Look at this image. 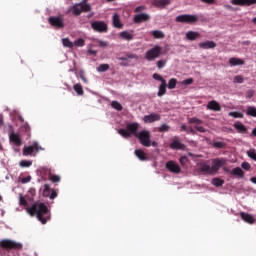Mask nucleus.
<instances>
[{
	"mask_svg": "<svg viewBox=\"0 0 256 256\" xmlns=\"http://www.w3.org/2000/svg\"><path fill=\"white\" fill-rule=\"evenodd\" d=\"M26 212L30 214V216H36L38 220L42 224H46L48 220H50L49 209L44 203L36 202L32 205V207L26 208Z\"/></svg>",
	"mask_w": 256,
	"mask_h": 256,
	"instance_id": "obj_1",
	"label": "nucleus"
},
{
	"mask_svg": "<svg viewBox=\"0 0 256 256\" xmlns=\"http://www.w3.org/2000/svg\"><path fill=\"white\" fill-rule=\"evenodd\" d=\"M88 0H83L82 2L76 3L70 7H68V11L66 14L72 12L74 16H80L82 13H88L92 11V6L87 2Z\"/></svg>",
	"mask_w": 256,
	"mask_h": 256,
	"instance_id": "obj_2",
	"label": "nucleus"
},
{
	"mask_svg": "<svg viewBox=\"0 0 256 256\" xmlns=\"http://www.w3.org/2000/svg\"><path fill=\"white\" fill-rule=\"evenodd\" d=\"M139 129H140V124L138 122H131L130 124H127L126 130L124 128H120L119 130H117V132L123 138L128 139L132 135L134 137H137V135H139V132H138Z\"/></svg>",
	"mask_w": 256,
	"mask_h": 256,
	"instance_id": "obj_3",
	"label": "nucleus"
},
{
	"mask_svg": "<svg viewBox=\"0 0 256 256\" xmlns=\"http://www.w3.org/2000/svg\"><path fill=\"white\" fill-rule=\"evenodd\" d=\"M0 247L4 250L10 251V250H22L23 244L10 240V239H4L0 241Z\"/></svg>",
	"mask_w": 256,
	"mask_h": 256,
	"instance_id": "obj_4",
	"label": "nucleus"
},
{
	"mask_svg": "<svg viewBox=\"0 0 256 256\" xmlns=\"http://www.w3.org/2000/svg\"><path fill=\"white\" fill-rule=\"evenodd\" d=\"M175 21L183 24H195L199 21V16L196 14H181L176 16Z\"/></svg>",
	"mask_w": 256,
	"mask_h": 256,
	"instance_id": "obj_5",
	"label": "nucleus"
},
{
	"mask_svg": "<svg viewBox=\"0 0 256 256\" xmlns=\"http://www.w3.org/2000/svg\"><path fill=\"white\" fill-rule=\"evenodd\" d=\"M143 147H151V132L149 130H140L136 137Z\"/></svg>",
	"mask_w": 256,
	"mask_h": 256,
	"instance_id": "obj_6",
	"label": "nucleus"
},
{
	"mask_svg": "<svg viewBox=\"0 0 256 256\" xmlns=\"http://www.w3.org/2000/svg\"><path fill=\"white\" fill-rule=\"evenodd\" d=\"M162 54V47L160 45H155L154 47L148 49L145 53V59L147 61H154L159 58Z\"/></svg>",
	"mask_w": 256,
	"mask_h": 256,
	"instance_id": "obj_7",
	"label": "nucleus"
},
{
	"mask_svg": "<svg viewBox=\"0 0 256 256\" xmlns=\"http://www.w3.org/2000/svg\"><path fill=\"white\" fill-rule=\"evenodd\" d=\"M91 29L97 33H107L108 24L105 21L95 20L90 23Z\"/></svg>",
	"mask_w": 256,
	"mask_h": 256,
	"instance_id": "obj_8",
	"label": "nucleus"
},
{
	"mask_svg": "<svg viewBox=\"0 0 256 256\" xmlns=\"http://www.w3.org/2000/svg\"><path fill=\"white\" fill-rule=\"evenodd\" d=\"M42 150H43L42 146H39V144L37 142H34V144H32V146H24V148L22 150V154L24 156H30L34 153V151L39 152Z\"/></svg>",
	"mask_w": 256,
	"mask_h": 256,
	"instance_id": "obj_9",
	"label": "nucleus"
},
{
	"mask_svg": "<svg viewBox=\"0 0 256 256\" xmlns=\"http://www.w3.org/2000/svg\"><path fill=\"white\" fill-rule=\"evenodd\" d=\"M48 23H50L52 27L58 28V29L64 28L65 26L64 18L62 16H52L48 18Z\"/></svg>",
	"mask_w": 256,
	"mask_h": 256,
	"instance_id": "obj_10",
	"label": "nucleus"
},
{
	"mask_svg": "<svg viewBox=\"0 0 256 256\" xmlns=\"http://www.w3.org/2000/svg\"><path fill=\"white\" fill-rule=\"evenodd\" d=\"M227 164L226 158H215L212 162L211 170L213 172H218L220 168Z\"/></svg>",
	"mask_w": 256,
	"mask_h": 256,
	"instance_id": "obj_11",
	"label": "nucleus"
},
{
	"mask_svg": "<svg viewBox=\"0 0 256 256\" xmlns=\"http://www.w3.org/2000/svg\"><path fill=\"white\" fill-rule=\"evenodd\" d=\"M165 168L173 173V174H180L182 172V169L181 167L179 166L178 163L174 162V161H168L166 164H165Z\"/></svg>",
	"mask_w": 256,
	"mask_h": 256,
	"instance_id": "obj_12",
	"label": "nucleus"
},
{
	"mask_svg": "<svg viewBox=\"0 0 256 256\" xmlns=\"http://www.w3.org/2000/svg\"><path fill=\"white\" fill-rule=\"evenodd\" d=\"M233 6L250 7L256 5V0H231Z\"/></svg>",
	"mask_w": 256,
	"mask_h": 256,
	"instance_id": "obj_13",
	"label": "nucleus"
},
{
	"mask_svg": "<svg viewBox=\"0 0 256 256\" xmlns=\"http://www.w3.org/2000/svg\"><path fill=\"white\" fill-rule=\"evenodd\" d=\"M160 120H161L160 114H155L154 112H152L151 114H148L146 116H143V122L145 124L155 123Z\"/></svg>",
	"mask_w": 256,
	"mask_h": 256,
	"instance_id": "obj_14",
	"label": "nucleus"
},
{
	"mask_svg": "<svg viewBox=\"0 0 256 256\" xmlns=\"http://www.w3.org/2000/svg\"><path fill=\"white\" fill-rule=\"evenodd\" d=\"M150 18H151L150 15L147 13H139L134 16L133 22L135 24H141L143 22H148Z\"/></svg>",
	"mask_w": 256,
	"mask_h": 256,
	"instance_id": "obj_15",
	"label": "nucleus"
},
{
	"mask_svg": "<svg viewBox=\"0 0 256 256\" xmlns=\"http://www.w3.org/2000/svg\"><path fill=\"white\" fill-rule=\"evenodd\" d=\"M170 149H172V150H184L185 149V144H182V142H180L178 136H174V138H173V140L170 144Z\"/></svg>",
	"mask_w": 256,
	"mask_h": 256,
	"instance_id": "obj_16",
	"label": "nucleus"
},
{
	"mask_svg": "<svg viewBox=\"0 0 256 256\" xmlns=\"http://www.w3.org/2000/svg\"><path fill=\"white\" fill-rule=\"evenodd\" d=\"M198 47L203 50L214 49L217 47V43L213 40H206V41L200 42L198 44Z\"/></svg>",
	"mask_w": 256,
	"mask_h": 256,
	"instance_id": "obj_17",
	"label": "nucleus"
},
{
	"mask_svg": "<svg viewBox=\"0 0 256 256\" xmlns=\"http://www.w3.org/2000/svg\"><path fill=\"white\" fill-rule=\"evenodd\" d=\"M207 110L214 111V112H220L222 111V106L217 102V100H210L206 106Z\"/></svg>",
	"mask_w": 256,
	"mask_h": 256,
	"instance_id": "obj_18",
	"label": "nucleus"
},
{
	"mask_svg": "<svg viewBox=\"0 0 256 256\" xmlns=\"http://www.w3.org/2000/svg\"><path fill=\"white\" fill-rule=\"evenodd\" d=\"M10 142L15 144L17 147H21L23 145V140L21 139L20 135L12 132L9 134Z\"/></svg>",
	"mask_w": 256,
	"mask_h": 256,
	"instance_id": "obj_19",
	"label": "nucleus"
},
{
	"mask_svg": "<svg viewBox=\"0 0 256 256\" xmlns=\"http://www.w3.org/2000/svg\"><path fill=\"white\" fill-rule=\"evenodd\" d=\"M112 25L116 29H122L124 27V24L121 22V19L118 13L113 14Z\"/></svg>",
	"mask_w": 256,
	"mask_h": 256,
	"instance_id": "obj_20",
	"label": "nucleus"
},
{
	"mask_svg": "<svg viewBox=\"0 0 256 256\" xmlns=\"http://www.w3.org/2000/svg\"><path fill=\"white\" fill-rule=\"evenodd\" d=\"M171 4V0H153L152 5L156 8H165Z\"/></svg>",
	"mask_w": 256,
	"mask_h": 256,
	"instance_id": "obj_21",
	"label": "nucleus"
},
{
	"mask_svg": "<svg viewBox=\"0 0 256 256\" xmlns=\"http://www.w3.org/2000/svg\"><path fill=\"white\" fill-rule=\"evenodd\" d=\"M234 128L237 130L240 134H246L248 133V128L245 126V124H242V122H235Z\"/></svg>",
	"mask_w": 256,
	"mask_h": 256,
	"instance_id": "obj_22",
	"label": "nucleus"
},
{
	"mask_svg": "<svg viewBox=\"0 0 256 256\" xmlns=\"http://www.w3.org/2000/svg\"><path fill=\"white\" fill-rule=\"evenodd\" d=\"M229 64L230 66L232 67H235V66H243L245 65V60L241 59V58H237V57H231L229 59Z\"/></svg>",
	"mask_w": 256,
	"mask_h": 256,
	"instance_id": "obj_23",
	"label": "nucleus"
},
{
	"mask_svg": "<svg viewBox=\"0 0 256 256\" xmlns=\"http://www.w3.org/2000/svg\"><path fill=\"white\" fill-rule=\"evenodd\" d=\"M201 34L197 31L190 30L186 33V39L189 41H196L200 38Z\"/></svg>",
	"mask_w": 256,
	"mask_h": 256,
	"instance_id": "obj_24",
	"label": "nucleus"
},
{
	"mask_svg": "<svg viewBox=\"0 0 256 256\" xmlns=\"http://www.w3.org/2000/svg\"><path fill=\"white\" fill-rule=\"evenodd\" d=\"M240 217L243 221H245L248 224H254L255 223V218L252 215L248 214V213L241 212Z\"/></svg>",
	"mask_w": 256,
	"mask_h": 256,
	"instance_id": "obj_25",
	"label": "nucleus"
},
{
	"mask_svg": "<svg viewBox=\"0 0 256 256\" xmlns=\"http://www.w3.org/2000/svg\"><path fill=\"white\" fill-rule=\"evenodd\" d=\"M199 170L203 174H212L213 173L211 166L209 164H206V163H200L199 164Z\"/></svg>",
	"mask_w": 256,
	"mask_h": 256,
	"instance_id": "obj_26",
	"label": "nucleus"
},
{
	"mask_svg": "<svg viewBox=\"0 0 256 256\" xmlns=\"http://www.w3.org/2000/svg\"><path fill=\"white\" fill-rule=\"evenodd\" d=\"M166 88H167V81H163V83H161L159 85L157 96L158 97H163L164 95H166V93H167V89Z\"/></svg>",
	"mask_w": 256,
	"mask_h": 256,
	"instance_id": "obj_27",
	"label": "nucleus"
},
{
	"mask_svg": "<svg viewBox=\"0 0 256 256\" xmlns=\"http://www.w3.org/2000/svg\"><path fill=\"white\" fill-rule=\"evenodd\" d=\"M119 37L126 40V41H132L134 39V35L130 33L129 31H121L119 33Z\"/></svg>",
	"mask_w": 256,
	"mask_h": 256,
	"instance_id": "obj_28",
	"label": "nucleus"
},
{
	"mask_svg": "<svg viewBox=\"0 0 256 256\" xmlns=\"http://www.w3.org/2000/svg\"><path fill=\"white\" fill-rule=\"evenodd\" d=\"M230 174L233 175V176H236L238 178H244L245 177V173H244V171L240 167L234 168L230 172Z\"/></svg>",
	"mask_w": 256,
	"mask_h": 256,
	"instance_id": "obj_29",
	"label": "nucleus"
},
{
	"mask_svg": "<svg viewBox=\"0 0 256 256\" xmlns=\"http://www.w3.org/2000/svg\"><path fill=\"white\" fill-rule=\"evenodd\" d=\"M135 156L140 160V161H147L148 158L144 152V150H135L134 152Z\"/></svg>",
	"mask_w": 256,
	"mask_h": 256,
	"instance_id": "obj_30",
	"label": "nucleus"
},
{
	"mask_svg": "<svg viewBox=\"0 0 256 256\" xmlns=\"http://www.w3.org/2000/svg\"><path fill=\"white\" fill-rule=\"evenodd\" d=\"M151 35L153 36L154 39H164L165 38V34L161 30H153L151 32Z\"/></svg>",
	"mask_w": 256,
	"mask_h": 256,
	"instance_id": "obj_31",
	"label": "nucleus"
},
{
	"mask_svg": "<svg viewBox=\"0 0 256 256\" xmlns=\"http://www.w3.org/2000/svg\"><path fill=\"white\" fill-rule=\"evenodd\" d=\"M247 157H249L252 161L256 162V148H249V150L246 151Z\"/></svg>",
	"mask_w": 256,
	"mask_h": 256,
	"instance_id": "obj_32",
	"label": "nucleus"
},
{
	"mask_svg": "<svg viewBox=\"0 0 256 256\" xmlns=\"http://www.w3.org/2000/svg\"><path fill=\"white\" fill-rule=\"evenodd\" d=\"M246 115L256 118V108L255 106H248L246 110Z\"/></svg>",
	"mask_w": 256,
	"mask_h": 256,
	"instance_id": "obj_33",
	"label": "nucleus"
},
{
	"mask_svg": "<svg viewBox=\"0 0 256 256\" xmlns=\"http://www.w3.org/2000/svg\"><path fill=\"white\" fill-rule=\"evenodd\" d=\"M74 91H76V94H78V96L84 95V89L80 83L74 84Z\"/></svg>",
	"mask_w": 256,
	"mask_h": 256,
	"instance_id": "obj_34",
	"label": "nucleus"
},
{
	"mask_svg": "<svg viewBox=\"0 0 256 256\" xmlns=\"http://www.w3.org/2000/svg\"><path fill=\"white\" fill-rule=\"evenodd\" d=\"M211 184L215 187H222L225 184V181L220 178H214L212 179Z\"/></svg>",
	"mask_w": 256,
	"mask_h": 256,
	"instance_id": "obj_35",
	"label": "nucleus"
},
{
	"mask_svg": "<svg viewBox=\"0 0 256 256\" xmlns=\"http://www.w3.org/2000/svg\"><path fill=\"white\" fill-rule=\"evenodd\" d=\"M177 83H178L177 78H170L167 85L168 89L170 90L175 89L177 86Z\"/></svg>",
	"mask_w": 256,
	"mask_h": 256,
	"instance_id": "obj_36",
	"label": "nucleus"
},
{
	"mask_svg": "<svg viewBox=\"0 0 256 256\" xmlns=\"http://www.w3.org/2000/svg\"><path fill=\"white\" fill-rule=\"evenodd\" d=\"M62 45H64V47L73 49L74 47V43L72 41H70L69 38H62Z\"/></svg>",
	"mask_w": 256,
	"mask_h": 256,
	"instance_id": "obj_37",
	"label": "nucleus"
},
{
	"mask_svg": "<svg viewBox=\"0 0 256 256\" xmlns=\"http://www.w3.org/2000/svg\"><path fill=\"white\" fill-rule=\"evenodd\" d=\"M171 129V126H168V124H161V126H159V128H157V131L159 133H166L169 132Z\"/></svg>",
	"mask_w": 256,
	"mask_h": 256,
	"instance_id": "obj_38",
	"label": "nucleus"
},
{
	"mask_svg": "<svg viewBox=\"0 0 256 256\" xmlns=\"http://www.w3.org/2000/svg\"><path fill=\"white\" fill-rule=\"evenodd\" d=\"M111 107L117 111H122L123 110V106L122 104H120V102H117V100H113L111 102Z\"/></svg>",
	"mask_w": 256,
	"mask_h": 256,
	"instance_id": "obj_39",
	"label": "nucleus"
},
{
	"mask_svg": "<svg viewBox=\"0 0 256 256\" xmlns=\"http://www.w3.org/2000/svg\"><path fill=\"white\" fill-rule=\"evenodd\" d=\"M110 69V65L107 64V63H103V64H100L98 67H97V71L98 72H106Z\"/></svg>",
	"mask_w": 256,
	"mask_h": 256,
	"instance_id": "obj_40",
	"label": "nucleus"
},
{
	"mask_svg": "<svg viewBox=\"0 0 256 256\" xmlns=\"http://www.w3.org/2000/svg\"><path fill=\"white\" fill-rule=\"evenodd\" d=\"M212 146L216 149H224L227 147L226 142H213Z\"/></svg>",
	"mask_w": 256,
	"mask_h": 256,
	"instance_id": "obj_41",
	"label": "nucleus"
},
{
	"mask_svg": "<svg viewBox=\"0 0 256 256\" xmlns=\"http://www.w3.org/2000/svg\"><path fill=\"white\" fill-rule=\"evenodd\" d=\"M188 123L189 124H196V125L199 126V125L203 124V120H200V118H189Z\"/></svg>",
	"mask_w": 256,
	"mask_h": 256,
	"instance_id": "obj_42",
	"label": "nucleus"
},
{
	"mask_svg": "<svg viewBox=\"0 0 256 256\" xmlns=\"http://www.w3.org/2000/svg\"><path fill=\"white\" fill-rule=\"evenodd\" d=\"M229 116L236 118V119L244 118V114H242V112H229Z\"/></svg>",
	"mask_w": 256,
	"mask_h": 256,
	"instance_id": "obj_43",
	"label": "nucleus"
},
{
	"mask_svg": "<svg viewBox=\"0 0 256 256\" xmlns=\"http://www.w3.org/2000/svg\"><path fill=\"white\" fill-rule=\"evenodd\" d=\"M167 64V61L164 59H160L156 62V66L159 70L163 69Z\"/></svg>",
	"mask_w": 256,
	"mask_h": 256,
	"instance_id": "obj_44",
	"label": "nucleus"
},
{
	"mask_svg": "<svg viewBox=\"0 0 256 256\" xmlns=\"http://www.w3.org/2000/svg\"><path fill=\"white\" fill-rule=\"evenodd\" d=\"M50 186L48 184L44 185V190L42 191V196L49 197L50 196Z\"/></svg>",
	"mask_w": 256,
	"mask_h": 256,
	"instance_id": "obj_45",
	"label": "nucleus"
},
{
	"mask_svg": "<svg viewBox=\"0 0 256 256\" xmlns=\"http://www.w3.org/2000/svg\"><path fill=\"white\" fill-rule=\"evenodd\" d=\"M74 46H76V47L85 46V40L83 38L76 39V41H74Z\"/></svg>",
	"mask_w": 256,
	"mask_h": 256,
	"instance_id": "obj_46",
	"label": "nucleus"
},
{
	"mask_svg": "<svg viewBox=\"0 0 256 256\" xmlns=\"http://www.w3.org/2000/svg\"><path fill=\"white\" fill-rule=\"evenodd\" d=\"M30 166H32V162L31 161H26V160L20 161V167H22V168H29Z\"/></svg>",
	"mask_w": 256,
	"mask_h": 256,
	"instance_id": "obj_47",
	"label": "nucleus"
},
{
	"mask_svg": "<svg viewBox=\"0 0 256 256\" xmlns=\"http://www.w3.org/2000/svg\"><path fill=\"white\" fill-rule=\"evenodd\" d=\"M152 77L154 80L160 81L161 83H163V81H166V79H164L159 73H154Z\"/></svg>",
	"mask_w": 256,
	"mask_h": 256,
	"instance_id": "obj_48",
	"label": "nucleus"
},
{
	"mask_svg": "<svg viewBox=\"0 0 256 256\" xmlns=\"http://www.w3.org/2000/svg\"><path fill=\"white\" fill-rule=\"evenodd\" d=\"M118 60L122 61L120 63L121 66H125V67L129 66V62H128L127 57H119Z\"/></svg>",
	"mask_w": 256,
	"mask_h": 256,
	"instance_id": "obj_49",
	"label": "nucleus"
},
{
	"mask_svg": "<svg viewBox=\"0 0 256 256\" xmlns=\"http://www.w3.org/2000/svg\"><path fill=\"white\" fill-rule=\"evenodd\" d=\"M194 129H195L197 132H199V133H206V132H207L206 128H204V126H200V125H195V126H194Z\"/></svg>",
	"mask_w": 256,
	"mask_h": 256,
	"instance_id": "obj_50",
	"label": "nucleus"
},
{
	"mask_svg": "<svg viewBox=\"0 0 256 256\" xmlns=\"http://www.w3.org/2000/svg\"><path fill=\"white\" fill-rule=\"evenodd\" d=\"M234 83L243 84L244 83V78L241 75H236L234 77Z\"/></svg>",
	"mask_w": 256,
	"mask_h": 256,
	"instance_id": "obj_51",
	"label": "nucleus"
},
{
	"mask_svg": "<svg viewBox=\"0 0 256 256\" xmlns=\"http://www.w3.org/2000/svg\"><path fill=\"white\" fill-rule=\"evenodd\" d=\"M241 168L244 169L245 171H250L251 170V164L248 162H243L241 164Z\"/></svg>",
	"mask_w": 256,
	"mask_h": 256,
	"instance_id": "obj_52",
	"label": "nucleus"
},
{
	"mask_svg": "<svg viewBox=\"0 0 256 256\" xmlns=\"http://www.w3.org/2000/svg\"><path fill=\"white\" fill-rule=\"evenodd\" d=\"M134 59V60H138L139 59V56L135 53H127L126 54V59Z\"/></svg>",
	"mask_w": 256,
	"mask_h": 256,
	"instance_id": "obj_53",
	"label": "nucleus"
},
{
	"mask_svg": "<svg viewBox=\"0 0 256 256\" xmlns=\"http://www.w3.org/2000/svg\"><path fill=\"white\" fill-rule=\"evenodd\" d=\"M108 45H109L108 41L98 40V46H99L100 48L108 47Z\"/></svg>",
	"mask_w": 256,
	"mask_h": 256,
	"instance_id": "obj_54",
	"label": "nucleus"
},
{
	"mask_svg": "<svg viewBox=\"0 0 256 256\" xmlns=\"http://www.w3.org/2000/svg\"><path fill=\"white\" fill-rule=\"evenodd\" d=\"M29 204L28 202L26 201V199L24 198L23 195H20V206H24V207H27Z\"/></svg>",
	"mask_w": 256,
	"mask_h": 256,
	"instance_id": "obj_55",
	"label": "nucleus"
},
{
	"mask_svg": "<svg viewBox=\"0 0 256 256\" xmlns=\"http://www.w3.org/2000/svg\"><path fill=\"white\" fill-rule=\"evenodd\" d=\"M187 162H188L187 156H181V157L179 158V163H180L182 166L186 165Z\"/></svg>",
	"mask_w": 256,
	"mask_h": 256,
	"instance_id": "obj_56",
	"label": "nucleus"
},
{
	"mask_svg": "<svg viewBox=\"0 0 256 256\" xmlns=\"http://www.w3.org/2000/svg\"><path fill=\"white\" fill-rule=\"evenodd\" d=\"M194 79L193 78H187L182 81V85H191L193 84Z\"/></svg>",
	"mask_w": 256,
	"mask_h": 256,
	"instance_id": "obj_57",
	"label": "nucleus"
},
{
	"mask_svg": "<svg viewBox=\"0 0 256 256\" xmlns=\"http://www.w3.org/2000/svg\"><path fill=\"white\" fill-rule=\"evenodd\" d=\"M50 181H52V183H59L61 181V178L57 175H53L52 177H50Z\"/></svg>",
	"mask_w": 256,
	"mask_h": 256,
	"instance_id": "obj_58",
	"label": "nucleus"
},
{
	"mask_svg": "<svg viewBox=\"0 0 256 256\" xmlns=\"http://www.w3.org/2000/svg\"><path fill=\"white\" fill-rule=\"evenodd\" d=\"M22 131H24V132H26V133H30V131H31V128H30V126H29V124H23L22 125Z\"/></svg>",
	"mask_w": 256,
	"mask_h": 256,
	"instance_id": "obj_59",
	"label": "nucleus"
},
{
	"mask_svg": "<svg viewBox=\"0 0 256 256\" xmlns=\"http://www.w3.org/2000/svg\"><path fill=\"white\" fill-rule=\"evenodd\" d=\"M146 9V7L144 5H140V6H137L135 9H134V12L135 13H140L142 11H144Z\"/></svg>",
	"mask_w": 256,
	"mask_h": 256,
	"instance_id": "obj_60",
	"label": "nucleus"
},
{
	"mask_svg": "<svg viewBox=\"0 0 256 256\" xmlns=\"http://www.w3.org/2000/svg\"><path fill=\"white\" fill-rule=\"evenodd\" d=\"M186 133L187 134H192V135H197L196 130H194V128H192V126H189V128H187Z\"/></svg>",
	"mask_w": 256,
	"mask_h": 256,
	"instance_id": "obj_61",
	"label": "nucleus"
},
{
	"mask_svg": "<svg viewBox=\"0 0 256 256\" xmlns=\"http://www.w3.org/2000/svg\"><path fill=\"white\" fill-rule=\"evenodd\" d=\"M254 96V90L250 89L246 92V98L251 99Z\"/></svg>",
	"mask_w": 256,
	"mask_h": 256,
	"instance_id": "obj_62",
	"label": "nucleus"
},
{
	"mask_svg": "<svg viewBox=\"0 0 256 256\" xmlns=\"http://www.w3.org/2000/svg\"><path fill=\"white\" fill-rule=\"evenodd\" d=\"M31 181V176H28L26 178H22V184L29 183Z\"/></svg>",
	"mask_w": 256,
	"mask_h": 256,
	"instance_id": "obj_63",
	"label": "nucleus"
},
{
	"mask_svg": "<svg viewBox=\"0 0 256 256\" xmlns=\"http://www.w3.org/2000/svg\"><path fill=\"white\" fill-rule=\"evenodd\" d=\"M57 196H58V194H57V192L54 190V191H52V194H50V196H48V197H50V199L54 200Z\"/></svg>",
	"mask_w": 256,
	"mask_h": 256,
	"instance_id": "obj_64",
	"label": "nucleus"
}]
</instances>
